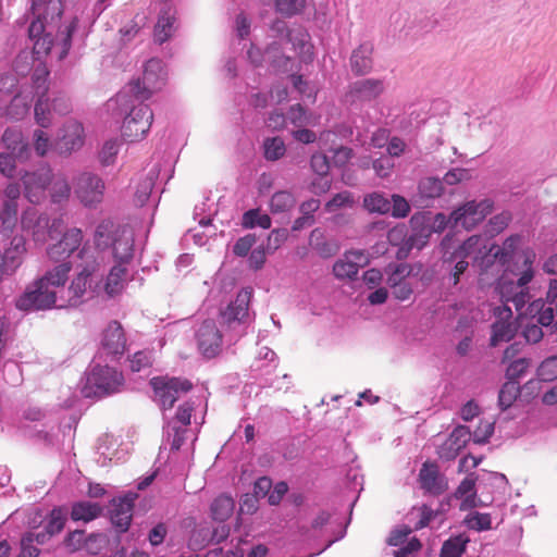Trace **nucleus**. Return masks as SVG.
Instances as JSON below:
<instances>
[{
  "instance_id": "5fc2aeb1",
  "label": "nucleus",
  "mask_w": 557,
  "mask_h": 557,
  "mask_svg": "<svg viewBox=\"0 0 557 557\" xmlns=\"http://www.w3.org/2000/svg\"><path fill=\"white\" fill-rule=\"evenodd\" d=\"M86 539L85 530H74L65 535L62 544L70 554H73L84 547Z\"/></svg>"
},
{
  "instance_id": "a211bd4d",
  "label": "nucleus",
  "mask_w": 557,
  "mask_h": 557,
  "mask_svg": "<svg viewBox=\"0 0 557 557\" xmlns=\"http://www.w3.org/2000/svg\"><path fill=\"white\" fill-rule=\"evenodd\" d=\"M84 144V127L75 120H69L63 125L58 140V149L61 153H71L78 150Z\"/></svg>"
},
{
  "instance_id": "5701e85b",
  "label": "nucleus",
  "mask_w": 557,
  "mask_h": 557,
  "mask_svg": "<svg viewBox=\"0 0 557 557\" xmlns=\"http://www.w3.org/2000/svg\"><path fill=\"white\" fill-rule=\"evenodd\" d=\"M443 264L446 267L447 274L445 278L448 284L456 286L460 276L467 271L469 262L465 258H455V253L446 249L443 256Z\"/></svg>"
},
{
  "instance_id": "aec40b11",
  "label": "nucleus",
  "mask_w": 557,
  "mask_h": 557,
  "mask_svg": "<svg viewBox=\"0 0 557 557\" xmlns=\"http://www.w3.org/2000/svg\"><path fill=\"white\" fill-rule=\"evenodd\" d=\"M1 139L5 148L14 154L18 162H25L29 159L32 149L27 143L23 141L21 131L9 127L4 131Z\"/></svg>"
},
{
  "instance_id": "de8ad7c7",
  "label": "nucleus",
  "mask_w": 557,
  "mask_h": 557,
  "mask_svg": "<svg viewBox=\"0 0 557 557\" xmlns=\"http://www.w3.org/2000/svg\"><path fill=\"white\" fill-rule=\"evenodd\" d=\"M359 265L355 261L338 259L333 265V273L339 280L357 277Z\"/></svg>"
},
{
  "instance_id": "423d86ee",
  "label": "nucleus",
  "mask_w": 557,
  "mask_h": 557,
  "mask_svg": "<svg viewBox=\"0 0 557 557\" xmlns=\"http://www.w3.org/2000/svg\"><path fill=\"white\" fill-rule=\"evenodd\" d=\"M94 267H85L65 288L64 284L59 287L60 308H75L82 305L86 298L94 297V285L97 284L94 276Z\"/></svg>"
},
{
  "instance_id": "c85d7f7f",
  "label": "nucleus",
  "mask_w": 557,
  "mask_h": 557,
  "mask_svg": "<svg viewBox=\"0 0 557 557\" xmlns=\"http://www.w3.org/2000/svg\"><path fill=\"white\" fill-rule=\"evenodd\" d=\"M470 542L466 534L453 535L444 541L440 557H461Z\"/></svg>"
},
{
  "instance_id": "cd10ccee",
  "label": "nucleus",
  "mask_w": 557,
  "mask_h": 557,
  "mask_svg": "<svg viewBox=\"0 0 557 557\" xmlns=\"http://www.w3.org/2000/svg\"><path fill=\"white\" fill-rule=\"evenodd\" d=\"M18 205L15 202L2 201V208L0 210V221L2 231L0 237H10L16 223H17Z\"/></svg>"
},
{
  "instance_id": "c03bdc74",
  "label": "nucleus",
  "mask_w": 557,
  "mask_h": 557,
  "mask_svg": "<svg viewBox=\"0 0 557 557\" xmlns=\"http://www.w3.org/2000/svg\"><path fill=\"white\" fill-rule=\"evenodd\" d=\"M63 13V5L61 0H45L41 3V7L36 10L34 15H39L45 21H54L55 18H60Z\"/></svg>"
},
{
  "instance_id": "09e8293b",
  "label": "nucleus",
  "mask_w": 557,
  "mask_h": 557,
  "mask_svg": "<svg viewBox=\"0 0 557 557\" xmlns=\"http://www.w3.org/2000/svg\"><path fill=\"white\" fill-rule=\"evenodd\" d=\"M35 119L39 126L46 128L50 126V107H49V98L47 97L46 92H42L36 103H35Z\"/></svg>"
},
{
  "instance_id": "1a4fd4ad",
  "label": "nucleus",
  "mask_w": 557,
  "mask_h": 557,
  "mask_svg": "<svg viewBox=\"0 0 557 557\" xmlns=\"http://www.w3.org/2000/svg\"><path fill=\"white\" fill-rule=\"evenodd\" d=\"M151 385L164 409L172 408L181 393H187L193 388L190 381L181 377H153Z\"/></svg>"
},
{
  "instance_id": "4be33fe9",
  "label": "nucleus",
  "mask_w": 557,
  "mask_h": 557,
  "mask_svg": "<svg viewBox=\"0 0 557 557\" xmlns=\"http://www.w3.org/2000/svg\"><path fill=\"white\" fill-rule=\"evenodd\" d=\"M311 248L324 259L334 257L341 249L339 243L335 238H327L320 228H314L309 238Z\"/></svg>"
},
{
  "instance_id": "7ed1b4c3",
  "label": "nucleus",
  "mask_w": 557,
  "mask_h": 557,
  "mask_svg": "<svg viewBox=\"0 0 557 557\" xmlns=\"http://www.w3.org/2000/svg\"><path fill=\"white\" fill-rule=\"evenodd\" d=\"M166 82V71L160 59L152 58L144 65L143 76L129 82L116 94V103L128 108V97L135 100H148L154 92L160 90Z\"/></svg>"
},
{
  "instance_id": "9b49d317",
  "label": "nucleus",
  "mask_w": 557,
  "mask_h": 557,
  "mask_svg": "<svg viewBox=\"0 0 557 557\" xmlns=\"http://www.w3.org/2000/svg\"><path fill=\"white\" fill-rule=\"evenodd\" d=\"M252 297V288H242L234 301H231L227 307L221 311L222 323L230 329H237L242 326L248 318V308Z\"/></svg>"
},
{
  "instance_id": "49530a36",
  "label": "nucleus",
  "mask_w": 557,
  "mask_h": 557,
  "mask_svg": "<svg viewBox=\"0 0 557 557\" xmlns=\"http://www.w3.org/2000/svg\"><path fill=\"white\" fill-rule=\"evenodd\" d=\"M555 306L543 302L539 309L537 324L549 331L550 334L557 331V321H555Z\"/></svg>"
},
{
  "instance_id": "6ab92c4d",
  "label": "nucleus",
  "mask_w": 557,
  "mask_h": 557,
  "mask_svg": "<svg viewBox=\"0 0 557 557\" xmlns=\"http://www.w3.org/2000/svg\"><path fill=\"white\" fill-rule=\"evenodd\" d=\"M421 487L433 495H440L447 490V481L440 474L435 465L424 463L419 472Z\"/></svg>"
},
{
  "instance_id": "338daca9",
  "label": "nucleus",
  "mask_w": 557,
  "mask_h": 557,
  "mask_svg": "<svg viewBox=\"0 0 557 557\" xmlns=\"http://www.w3.org/2000/svg\"><path fill=\"white\" fill-rule=\"evenodd\" d=\"M71 187L64 178L57 180L52 185L51 199L54 203H60L70 196Z\"/></svg>"
},
{
  "instance_id": "a18cd8bd",
  "label": "nucleus",
  "mask_w": 557,
  "mask_h": 557,
  "mask_svg": "<svg viewBox=\"0 0 557 557\" xmlns=\"http://www.w3.org/2000/svg\"><path fill=\"white\" fill-rule=\"evenodd\" d=\"M125 263L116 262V264L111 269L106 283V290L109 295L116 294L122 285L121 282L126 274Z\"/></svg>"
},
{
  "instance_id": "f3484780",
  "label": "nucleus",
  "mask_w": 557,
  "mask_h": 557,
  "mask_svg": "<svg viewBox=\"0 0 557 557\" xmlns=\"http://www.w3.org/2000/svg\"><path fill=\"white\" fill-rule=\"evenodd\" d=\"M444 193L443 182L438 177L428 176L419 181L411 202L418 208H429Z\"/></svg>"
},
{
  "instance_id": "39448f33",
  "label": "nucleus",
  "mask_w": 557,
  "mask_h": 557,
  "mask_svg": "<svg viewBox=\"0 0 557 557\" xmlns=\"http://www.w3.org/2000/svg\"><path fill=\"white\" fill-rule=\"evenodd\" d=\"M121 114H125L121 127L122 136L129 141H137L145 137L150 129L153 112L144 101L135 100L133 96L128 97V108L117 103Z\"/></svg>"
},
{
  "instance_id": "f704fd0d",
  "label": "nucleus",
  "mask_w": 557,
  "mask_h": 557,
  "mask_svg": "<svg viewBox=\"0 0 557 557\" xmlns=\"http://www.w3.org/2000/svg\"><path fill=\"white\" fill-rule=\"evenodd\" d=\"M21 224L24 230H33L36 239H39V228H44L48 225V219L38 216L37 210L34 208H27L23 211L21 216Z\"/></svg>"
},
{
  "instance_id": "4468645a",
  "label": "nucleus",
  "mask_w": 557,
  "mask_h": 557,
  "mask_svg": "<svg viewBox=\"0 0 557 557\" xmlns=\"http://www.w3.org/2000/svg\"><path fill=\"white\" fill-rule=\"evenodd\" d=\"M82 240L83 233L79 228L66 230L58 243L47 248V255L51 260L64 263L65 259L79 248Z\"/></svg>"
},
{
  "instance_id": "37998d69",
  "label": "nucleus",
  "mask_w": 557,
  "mask_h": 557,
  "mask_svg": "<svg viewBox=\"0 0 557 557\" xmlns=\"http://www.w3.org/2000/svg\"><path fill=\"white\" fill-rule=\"evenodd\" d=\"M136 498V493H128L123 497L113 498L111 502L112 509L110 510V513H120L124 515V518H133V508Z\"/></svg>"
},
{
  "instance_id": "4d7b16f0",
  "label": "nucleus",
  "mask_w": 557,
  "mask_h": 557,
  "mask_svg": "<svg viewBox=\"0 0 557 557\" xmlns=\"http://www.w3.org/2000/svg\"><path fill=\"white\" fill-rule=\"evenodd\" d=\"M471 436L472 434L468 426L458 425L453 430L447 442H449L450 446L455 445L457 448L461 450L467 445V443L472 438Z\"/></svg>"
},
{
  "instance_id": "f257e3e1",
  "label": "nucleus",
  "mask_w": 557,
  "mask_h": 557,
  "mask_svg": "<svg viewBox=\"0 0 557 557\" xmlns=\"http://www.w3.org/2000/svg\"><path fill=\"white\" fill-rule=\"evenodd\" d=\"M536 255L532 248L521 249L515 258L509 259L498 277L496 289L505 301H511L520 310L529 301V283L534 278Z\"/></svg>"
},
{
  "instance_id": "052dcab7",
  "label": "nucleus",
  "mask_w": 557,
  "mask_h": 557,
  "mask_svg": "<svg viewBox=\"0 0 557 557\" xmlns=\"http://www.w3.org/2000/svg\"><path fill=\"white\" fill-rule=\"evenodd\" d=\"M392 208L391 211L394 218H405L410 212V205L403 196L393 194L389 198Z\"/></svg>"
},
{
  "instance_id": "7c9ffc66",
  "label": "nucleus",
  "mask_w": 557,
  "mask_h": 557,
  "mask_svg": "<svg viewBox=\"0 0 557 557\" xmlns=\"http://www.w3.org/2000/svg\"><path fill=\"white\" fill-rule=\"evenodd\" d=\"M516 326L508 321H496L492 324V336L490 345L496 347L500 342H509L513 338Z\"/></svg>"
},
{
  "instance_id": "c756f323",
  "label": "nucleus",
  "mask_w": 557,
  "mask_h": 557,
  "mask_svg": "<svg viewBox=\"0 0 557 557\" xmlns=\"http://www.w3.org/2000/svg\"><path fill=\"white\" fill-rule=\"evenodd\" d=\"M498 262L500 264V257L494 246H483V249H479V253L473 257V267L478 268L480 274L486 273L494 264Z\"/></svg>"
},
{
  "instance_id": "ddd939ff",
  "label": "nucleus",
  "mask_w": 557,
  "mask_h": 557,
  "mask_svg": "<svg viewBox=\"0 0 557 557\" xmlns=\"http://www.w3.org/2000/svg\"><path fill=\"white\" fill-rule=\"evenodd\" d=\"M104 183L92 173H82L75 183V194L86 207H94L101 202L103 197Z\"/></svg>"
},
{
  "instance_id": "6e6d98bb",
  "label": "nucleus",
  "mask_w": 557,
  "mask_h": 557,
  "mask_svg": "<svg viewBox=\"0 0 557 557\" xmlns=\"http://www.w3.org/2000/svg\"><path fill=\"white\" fill-rule=\"evenodd\" d=\"M270 36L274 38V41H290V29L287 23L281 18H274L269 26Z\"/></svg>"
},
{
  "instance_id": "774afa93",
  "label": "nucleus",
  "mask_w": 557,
  "mask_h": 557,
  "mask_svg": "<svg viewBox=\"0 0 557 557\" xmlns=\"http://www.w3.org/2000/svg\"><path fill=\"white\" fill-rule=\"evenodd\" d=\"M107 539L104 534L101 533H90L87 535L84 547L86 552L90 555H97L101 552Z\"/></svg>"
},
{
  "instance_id": "a878e982",
  "label": "nucleus",
  "mask_w": 557,
  "mask_h": 557,
  "mask_svg": "<svg viewBox=\"0 0 557 557\" xmlns=\"http://www.w3.org/2000/svg\"><path fill=\"white\" fill-rule=\"evenodd\" d=\"M234 508V499L228 495L222 494L211 503V518L218 522H225L232 516Z\"/></svg>"
},
{
  "instance_id": "393cba45",
  "label": "nucleus",
  "mask_w": 557,
  "mask_h": 557,
  "mask_svg": "<svg viewBox=\"0 0 557 557\" xmlns=\"http://www.w3.org/2000/svg\"><path fill=\"white\" fill-rule=\"evenodd\" d=\"M101 512L102 507L99 504L83 500L72 505L71 518L74 521L89 522L98 518Z\"/></svg>"
},
{
  "instance_id": "2f4dec72",
  "label": "nucleus",
  "mask_w": 557,
  "mask_h": 557,
  "mask_svg": "<svg viewBox=\"0 0 557 557\" xmlns=\"http://www.w3.org/2000/svg\"><path fill=\"white\" fill-rule=\"evenodd\" d=\"M66 511L61 507H54L45 519L44 530L51 536L59 534L65 527Z\"/></svg>"
},
{
  "instance_id": "58836bf2",
  "label": "nucleus",
  "mask_w": 557,
  "mask_h": 557,
  "mask_svg": "<svg viewBox=\"0 0 557 557\" xmlns=\"http://www.w3.org/2000/svg\"><path fill=\"white\" fill-rule=\"evenodd\" d=\"M157 176L158 173L151 170L148 175L138 183L134 198L136 206L143 207L148 201Z\"/></svg>"
},
{
  "instance_id": "412c9836",
  "label": "nucleus",
  "mask_w": 557,
  "mask_h": 557,
  "mask_svg": "<svg viewBox=\"0 0 557 557\" xmlns=\"http://www.w3.org/2000/svg\"><path fill=\"white\" fill-rule=\"evenodd\" d=\"M113 257L116 262L128 263L133 259L134 234L132 230L122 228L111 243Z\"/></svg>"
},
{
  "instance_id": "69168bd1",
  "label": "nucleus",
  "mask_w": 557,
  "mask_h": 557,
  "mask_svg": "<svg viewBox=\"0 0 557 557\" xmlns=\"http://www.w3.org/2000/svg\"><path fill=\"white\" fill-rule=\"evenodd\" d=\"M288 230L287 228H276L273 230L267 239L265 249L268 252H274L276 249L281 247V245L287 239Z\"/></svg>"
},
{
  "instance_id": "473e14b6",
  "label": "nucleus",
  "mask_w": 557,
  "mask_h": 557,
  "mask_svg": "<svg viewBox=\"0 0 557 557\" xmlns=\"http://www.w3.org/2000/svg\"><path fill=\"white\" fill-rule=\"evenodd\" d=\"M173 21L174 17L171 15L170 9L162 11L154 26L153 36L156 42L162 45L170 38L173 30Z\"/></svg>"
},
{
  "instance_id": "e2e57ef3",
  "label": "nucleus",
  "mask_w": 557,
  "mask_h": 557,
  "mask_svg": "<svg viewBox=\"0 0 557 557\" xmlns=\"http://www.w3.org/2000/svg\"><path fill=\"white\" fill-rule=\"evenodd\" d=\"M257 237L255 234H247L239 237L233 246V253L236 257H246L250 252L252 246L256 244Z\"/></svg>"
},
{
  "instance_id": "79ce46f5",
  "label": "nucleus",
  "mask_w": 557,
  "mask_h": 557,
  "mask_svg": "<svg viewBox=\"0 0 557 557\" xmlns=\"http://www.w3.org/2000/svg\"><path fill=\"white\" fill-rule=\"evenodd\" d=\"M520 239V235H511L503 243L502 247L493 244L494 250H496L500 257V265H505L509 259L515 258L516 255L520 252V250L517 249V245Z\"/></svg>"
},
{
  "instance_id": "72a5a7b5",
  "label": "nucleus",
  "mask_w": 557,
  "mask_h": 557,
  "mask_svg": "<svg viewBox=\"0 0 557 557\" xmlns=\"http://www.w3.org/2000/svg\"><path fill=\"white\" fill-rule=\"evenodd\" d=\"M120 231H114V223L111 221H102L95 231V244L99 249H107L111 246L115 235Z\"/></svg>"
},
{
  "instance_id": "0eeeda50",
  "label": "nucleus",
  "mask_w": 557,
  "mask_h": 557,
  "mask_svg": "<svg viewBox=\"0 0 557 557\" xmlns=\"http://www.w3.org/2000/svg\"><path fill=\"white\" fill-rule=\"evenodd\" d=\"M386 90L384 78L357 79L348 85L346 100L350 104H367L377 101Z\"/></svg>"
},
{
  "instance_id": "6e6552de",
  "label": "nucleus",
  "mask_w": 557,
  "mask_h": 557,
  "mask_svg": "<svg viewBox=\"0 0 557 557\" xmlns=\"http://www.w3.org/2000/svg\"><path fill=\"white\" fill-rule=\"evenodd\" d=\"M492 209L493 201L491 199H483L479 202L468 201L451 212L453 226L469 231L482 222L492 212Z\"/></svg>"
},
{
  "instance_id": "0e129e2a",
  "label": "nucleus",
  "mask_w": 557,
  "mask_h": 557,
  "mask_svg": "<svg viewBox=\"0 0 557 557\" xmlns=\"http://www.w3.org/2000/svg\"><path fill=\"white\" fill-rule=\"evenodd\" d=\"M494 425L495 423L494 422H490V421H484V422H481L478 428L474 430L472 434V440L475 444H480V445H483V444H486L490 440V437L493 435L494 433Z\"/></svg>"
},
{
  "instance_id": "c9c22d12",
  "label": "nucleus",
  "mask_w": 557,
  "mask_h": 557,
  "mask_svg": "<svg viewBox=\"0 0 557 557\" xmlns=\"http://www.w3.org/2000/svg\"><path fill=\"white\" fill-rule=\"evenodd\" d=\"M521 393L519 382L507 381L498 393V406L504 411L508 409Z\"/></svg>"
},
{
  "instance_id": "8fccbe9b",
  "label": "nucleus",
  "mask_w": 557,
  "mask_h": 557,
  "mask_svg": "<svg viewBox=\"0 0 557 557\" xmlns=\"http://www.w3.org/2000/svg\"><path fill=\"white\" fill-rule=\"evenodd\" d=\"M263 147L264 158L270 161H276L281 159L286 151L285 144L280 137L267 138L263 143Z\"/></svg>"
},
{
  "instance_id": "dca6fc26",
  "label": "nucleus",
  "mask_w": 557,
  "mask_h": 557,
  "mask_svg": "<svg viewBox=\"0 0 557 557\" xmlns=\"http://www.w3.org/2000/svg\"><path fill=\"white\" fill-rule=\"evenodd\" d=\"M374 45L363 41L356 47L349 57V69L354 76L364 77L372 73L374 67Z\"/></svg>"
},
{
  "instance_id": "9d476101",
  "label": "nucleus",
  "mask_w": 557,
  "mask_h": 557,
  "mask_svg": "<svg viewBox=\"0 0 557 557\" xmlns=\"http://www.w3.org/2000/svg\"><path fill=\"white\" fill-rule=\"evenodd\" d=\"M24 196L30 203H39L46 196V189L52 180L51 170L42 166L36 171H25L21 177Z\"/></svg>"
},
{
  "instance_id": "680f3d73",
  "label": "nucleus",
  "mask_w": 557,
  "mask_h": 557,
  "mask_svg": "<svg viewBox=\"0 0 557 557\" xmlns=\"http://www.w3.org/2000/svg\"><path fill=\"white\" fill-rule=\"evenodd\" d=\"M529 364L530 362L527 358H519L510 362L506 370V377L508 381L518 382V379H520L527 372Z\"/></svg>"
},
{
  "instance_id": "f03ea898",
  "label": "nucleus",
  "mask_w": 557,
  "mask_h": 557,
  "mask_svg": "<svg viewBox=\"0 0 557 557\" xmlns=\"http://www.w3.org/2000/svg\"><path fill=\"white\" fill-rule=\"evenodd\" d=\"M71 269V262H64L49 270L26 288L16 300V307L23 311L60 308L59 287L67 281Z\"/></svg>"
},
{
  "instance_id": "20e7f679",
  "label": "nucleus",
  "mask_w": 557,
  "mask_h": 557,
  "mask_svg": "<svg viewBox=\"0 0 557 557\" xmlns=\"http://www.w3.org/2000/svg\"><path fill=\"white\" fill-rule=\"evenodd\" d=\"M123 385L122 372L109 366L96 364L87 374L82 394L86 398L100 399L121 392Z\"/></svg>"
},
{
  "instance_id": "a19ab883",
  "label": "nucleus",
  "mask_w": 557,
  "mask_h": 557,
  "mask_svg": "<svg viewBox=\"0 0 557 557\" xmlns=\"http://www.w3.org/2000/svg\"><path fill=\"white\" fill-rule=\"evenodd\" d=\"M296 203L292 193L287 190L276 191L270 201V208L273 213H283L290 210Z\"/></svg>"
},
{
  "instance_id": "3c124183",
  "label": "nucleus",
  "mask_w": 557,
  "mask_h": 557,
  "mask_svg": "<svg viewBox=\"0 0 557 557\" xmlns=\"http://www.w3.org/2000/svg\"><path fill=\"white\" fill-rule=\"evenodd\" d=\"M481 242V236L472 235L462 244L458 245L451 252L455 253V258L468 259L471 255L476 251L479 252V249H483V247H480Z\"/></svg>"
},
{
  "instance_id": "f8f14e48",
  "label": "nucleus",
  "mask_w": 557,
  "mask_h": 557,
  "mask_svg": "<svg viewBox=\"0 0 557 557\" xmlns=\"http://www.w3.org/2000/svg\"><path fill=\"white\" fill-rule=\"evenodd\" d=\"M199 352L207 359L214 358L221 351L222 334L213 320H205L196 331Z\"/></svg>"
},
{
  "instance_id": "e433bc0d",
  "label": "nucleus",
  "mask_w": 557,
  "mask_h": 557,
  "mask_svg": "<svg viewBox=\"0 0 557 557\" xmlns=\"http://www.w3.org/2000/svg\"><path fill=\"white\" fill-rule=\"evenodd\" d=\"M410 222L413 225L412 233L408 235L406 240L409 243V247H413L418 250H421L429 243L431 230L425 225H421L419 227L416 226V223L418 222L417 216H412Z\"/></svg>"
},
{
  "instance_id": "ea45409f",
  "label": "nucleus",
  "mask_w": 557,
  "mask_h": 557,
  "mask_svg": "<svg viewBox=\"0 0 557 557\" xmlns=\"http://www.w3.org/2000/svg\"><path fill=\"white\" fill-rule=\"evenodd\" d=\"M242 225L245 228L261 227L268 230L271 227V218L261 213L259 209H250L243 214Z\"/></svg>"
},
{
  "instance_id": "2eb2a0df",
  "label": "nucleus",
  "mask_w": 557,
  "mask_h": 557,
  "mask_svg": "<svg viewBox=\"0 0 557 557\" xmlns=\"http://www.w3.org/2000/svg\"><path fill=\"white\" fill-rule=\"evenodd\" d=\"M126 349V337L124 329L116 320L109 322L102 332L101 352L115 358L122 356Z\"/></svg>"
},
{
  "instance_id": "13d9d810",
  "label": "nucleus",
  "mask_w": 557,
  "mask_h": 557,
  "mask_svg": "<svg viewBox=\"0 0 557 557\" xmlns=\"http://www.w3.org/2000/svg\"><path fill=\"white\" fill-rule=\"evenodd\" d=\"M186 428L178 426L175 423H170L168 426V441L170 442L171 450H178L185 442Z\"/></svg>"
},
{
  "instance_id": "bf43d9fd",
  "label": "nucleus",
  "mask_w": 557,
  "mask_h": 557,
  "mask_svg": "<svg viewBox=\"0 0 557 557\" xmlns=\"http://www.w3.org/2000/svg\"><path fill=\"white\" fill-rule=\"evenodd\" d=\"M276 11L285 16L299 13L305 7V0H274Z\"/></svg>"
},
{
  "instance_id": "bb28decb",
  "label": "nucleus",
  "mask_w": 557,
  "mask_h": 557,
  "mask_svg": "<svg viewBox=\"0 0 557 557\" xmlns=\"http://www.w3.org/2000/svg\"><path fill=\"white\" fill-rule=\"evenodd\" d=\"M363 208L370 213L386 214L391 211L392 203L383 191H372L363 197Z\"/></svg>"
},
{
  "instance_id": "4c0bfd02",
  "label": "nucleus",
  "mask_w": 557,
  "mask_h": 557,
  "mask_svg": "<svg viewBox=\"0 0 557 557\" xmlns=\"http://www.w3.org/2000/svg\"><path fill=\"white\" fill-rule=\"evenodd\" d=\"M389 29L394 35H408L412 29L410 14L407 11H395L389 16Z\"/></svg>"
},
{
  "instance_id": "603ef678",
  "label": "nucleus",
  "mask_w": 557,
  "mask_h": 557,
  "mask_svg": "<svg viewBox=\"0 0 557 557\" xmlns=\"http://www.w3.org/2000/svg\"><path fill=\"white\" fill-rule=\"evenodd\" d=\"M78 27V18L74 17L71 23L65 27V29L60 34V39L58 46L61 47V51L59 53V59L63 60L71 47H72V36L76 32Z\"/></svg>"
},
{
  "instance_id": "864d4df0",
  "label": "nucleus",
  "mask_w": 557,
  "mask_h": 557,
  "mask_svg": "<svg viewBox=\"0 0 557 557\" xmlns=\"http://www.w3.org/2000/svg\"><path fill=\"white\" fill-rule=\"evenodd\" d=\"M465 523L469 529L475 530V531H487L492 529V519L490 513H481L478 511H474L472 513H469L466 519Z\"/></svg>"
},
{
  "instance_id": "b1692460",
  "label": "nucleus",
  "mask_w": 557,
  "mask_h": 557,
  "mask_svg": "<svg viewBox=\"0 0 557 557\" xmlns=\"http://www.w3.org/2000/svg\"><path fill=\"white\" fill-rule=\"evenodd\" d=\"M36 16L37 18L34 20L28 27L29 38L36 40L34 45V50L37 53H40L41 50L49 52L52 49L53 44L52 40L49 38L50 35L45 34V23L47 21H45L39 15Z\"/></svg>"
}]
</instances>
